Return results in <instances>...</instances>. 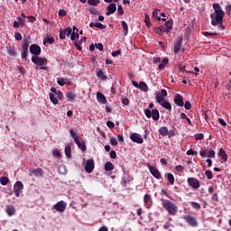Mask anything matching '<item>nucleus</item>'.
Here are the masks:
<instances>
[{
    "label": "nucleus",
    "instance_id": "1",
    "mask_svg": "<svg viewBox=\"0 0 231 231\" xmlns=\"http://www.w3.org/2000/svg\"><path fill=\"white\" fill-rule=\"evenodd\" d=\"M214 13L210 14L211 24L213 26H217L218 23H223L225 17V11L221 8L218 3L213 4Z\"/></svg>",
    "mask_w": 231,
    "mask_h": 231
},
{
    "label": "nucleus",
    "instance_id": "2",
    "mask_svg": "<svg viewBox=\"0 0 231 231\" xmlns=\"http://www.w3.org/2000/svg\"><path fill=\"white\" fill-rule=\"evenodd\" d=\"M162 207L170 214V216H176L178 214V206L171 200L162 199Z\"/></svg>",
    "mask_w": 231,
    "mask_h": 231
},
{
    "label": "nucleus",
    "instance_id": "3",
    "mask_svg": "<svg viewBox=\"0 0 231 231\" xmlns=\"http://www.w3.org/2000/svg\"><path fill=\"white\" fill-rule=\"evenodd\" d=\"M155 99L157 104H160V106H162V107H164V109H168V110L172 109V106L171 105V103L165 100L161 94L157 93Z\"/></svg>",
    "mask_w": 231,
    "mask_h": 231
},
{
    "label": "nucleus",
    "instance_id": "4",
    "mask_svg": "<svg viewBox=\"0 0 231 231\" xmlns=\"http://www.w3.org/2000/svg\"><path fill=\"white\" fill-rule=\"evenodd\" d=\"M144 115L146 118H152L154 121L160 120V111L158 109H152L151 111L149 108H145Z\"/></svg>",
    "mask_w": 231,
    "mask_h": 231
},
{
    "label": "nucleus",
    "instance_id": "5",
    "mask_svg": "<svg viewBox=\"0 0 231 231\" xmlns=\"http://www.w3.org/2000/svg\"><path fill=\"white\" fill-rule=\"evenodd\" d=\"M70 135L74 139V142L78 145V147L82 151V152H85V151H86V143L80 142V139L79 138V135H77V133H75V131H73V130H70Z\"/></svg>",
    "mask_w": 231,
    "mask_h": 231
},
{
    "label": "nucleus",
    "instance_id": "6",
    "mask_svg": "<svg viewBox=\"0 0 231 231\" xmlns=\"http://www.w3.org/2000/svg\"><path fill=\"white\" fill-rule=\"evenodd\" d=\"M187 183L189 187H191V189H194L195 190L201 187V183L199 182V180L194 177L188 178Z\"/></svg>",
    "mask_w": 231,
    "mask_h": 231
},
{
    "label": "nucleus",
    "instance_id": "7",
    "mask_svg": "<svg viewBox=\"0 0 231 231\" xmlns=\"http://www.w3.org/2000/svg\"><path fill=\"white\" fill-rule=\"evenodd\" d=\"M23 189H24V184H23L22 181H16L14 185V194L16 196V198H19L21 196V193L23 192Z\"/></svg>",
    "mask_w": 231,
    "mask_h": 231
},
{
    "label": "nucleus",
    "instance_id": "8",
    "mask_svg": "<svg viewBox=\"0 0 231 231\" xmlns=\"http://www.w3.org/2000/svg\"><path fill=\"white\" fill-rule=\"evenodd\" d=\"M66 207H68V203H66L64 200H60L53 206V208L56 210V212L62 214V212L66 211Z\"/></svg>",
    "mask_w": 231,
    "mask_h": 231
},
{
    "label": "nucleus",
    "instance_id": "9",
    "mask_svg": "<svg viewBox=\"0 0 231 231\" xmlns=\"http://www.w3.org/2000/svg\"><path fill=\"white\" fill-rule=\"evenodd\" d=\"M32 62L37 64L38 66H44L48 64V60L46 58H39V56H32Z\"/></svg>",
    "mask_w": 231,
    "mask_h": 231
},
{
    "label": "nucleus",
    "instance_id": "10",
    "mask_svg": "<svg viewBox=\"0 0 231 231\" xmlns=\"http://www.w3.org/2000/svg\"><path fill=\"white\" fill-rule=\"evenodd\" d=\"M183 219L186 221V223H188V225H189V226H198V220L196 219V217L190 215H187L183 217Z\"/></svg>",
    "mask_w": 231,
    "mask_h": 231
},
{
    "label": "nucleus",
    "instance_id": "11",
    "mask_svg": "<svg viewBox=\"0 0 231 231\" xmlns=\"http://www.w3.org/2000/svg\"><path fill=\"white\" fill-rule=\"evenodd\" d=\"M133 86L136 88L137 89H141V91H143L144 93H147L149 91V87H147V83L141 81L139 84L136 81L132 82Z\"/></svg>",
    "mask_w": 231,
    "mask_h": 231
},
{
    "label": "nucleus",
    "instance_id": "12",
    "mask_svg": "<svg viewBox=\"0 0 231 231\" xmlns=\"http://www.w3.org/2000/svg\"><path fill=\"white\" fill-rule=\"evenodd\" d=\"M148 169L153 178H156V180H162V173H160V171L157 170L156 167L148 165Z\"/></svg>",
    "mask_w": 231,
    "mask_h": 231
},
{
    "label": "nucleus",
    "instance_id": "13",
    "mask_svg": "<svg viewBox=\"0 0 231 231\" xmlns=\"http://www.w3.org/2000/svg\"><path fill=\"white\" fill-rule=\"evenodd\" d=\"M93 169H95V161L93 159L88 160L85 166V171L88 172V174H91Z\"/></svg>",
    "mask_w": 231,
    "mask_h": 231
},
{
    "label": "nucleus",
    "instance_id": "14",
    "mask_svg": "<svg viewBox=\"0 0 231 231\" xmlns=\"http://www.w3.org/2000/svg\"><path fill=\"white\" fill-rule=\"evenodd\" d=\"M70 33H71V27H67L64 30H60V39H61V41H64L66 37H69Z\"/></svg>",
    "mask_w": 231,
    "mask_h": 231
},
{
    "label": "nucleus",
    "instance_id": "15",
    "mask_svg": "<svg viewBox=\"0 0 231 231\" xmlns=\"http://www.w3.org/2000/svg\"><path fill=\"white\" fill-rule=\"evenodd\" d=\"M174 104L179 107H183V106H185V103L183 102V97L180 94L176 95L174 97Z\"/></svg>",
    "mask_w": 231,
    "mask_h": 231
},
{
    "label": "nucleus",
    "instance_id": "16",
    "mask_svg": "<svg viewBox=\"0 0 231 231\" xmlns=\"http://www.w3.org/2000/svg\"><path fill=\"white\" fill-rule=\"evenodd\" d=\"M30 51L34 57H37L41 53V47L37 44H32L30 46Z\"/></svg>",
    "mask_w": 231,
    "mask_h": 231
},
{
    "label": "nucleus",
    "instance_id": "17",
    "mask_svg": "<svg viewBox=\"0 0 231 231\" xmlns=\"http://www.w3.org/2000/svg\"><path fill=\"white\" fill-rule=\"evenodd\" d=\"M130 139L132 140V142H134V143H143V138H142V135L138 134H131Z\"/></svg>",
    "mask_w": 231,
    "mask_h": 231
},
{
    "label": "nucleus",
    "instance_id": "18",
    "mask_svg": "<svg viewBox=\"0 0 231 231\" xmlns=\"http://www.w3.org/2000/svg\"><path fill=\"white\" fill-rule=\"evenodd\" d=\"M143 202L146 207V208H150L152 205V198H151V195L145 194L143 197Z\"/></svg>",
    "mask_w": 231,
    "mask_h": 231
},
{
    "label": "nucleus",
    "instance_id": "19",
    "mask_svg": "<svg viewBox=\"0 0 231 231\" xmlns=\"http://www.w3.org/2000/svg\"><path fill=\"white\" fill-rule=\"evenodd\" d=\"M5 212L7 216H9V217H12V216H15V207L14 205H7Z\"/></svg>",
    "mask_w": 231,
    "mask_h": 231
},
{
    "label": "nucleus",
    "instance_id": "20",
    "mask_svg": "<svg viewBox=\"0 0 231 231\" xmlns=\"http://www.w3.org/2000/svg\"><path fill=\"white\" fill-rule=\"evenodd\" d=\"M106 9L108 11L106 12V15H111V14H115V12H116V4H109Z\"/></svg>",
    "mask_w": 231,
    "mask_h": 231
},
{
    "label": "nucleus",
    "instance_id": "21",
    "mask_svg": "<svg viewBox=\"0 0 231 231\" xmlns=\"http://www.w3.org/2000/svg\"><path fill=\"white\" fill-rule=\"evenodd\" d=\"M14 28H19L20 26H24V19L21 16L17 17V21H14L13 23Z\"/></svg>",
    "mask_w": 231,
    "mask_h": 231
},
{
    "label": "nucleus",
    "instance_id": "22",
    "mask_svg": "<svg viewBox=\"0 0 231 231\" xmlns=\"http://www.w3.org/2000/svg\"><path fill=\"white\" fill-rule=\"evenodd\" d=\"M181 44H183V39H179L173 48V52L174 53H178V51H180V50H181Z\"/></svg>",
    "mask_w": 231,
    "mask_h": 231
},
{
    "label": "nucleus",
    "instance_id": "23",
    "mask_svg": "<svg viewBox=\"0 0 231 231\" xmlns=\"http://www.w3.org/2000/svg\"><path fill=\"white\" fill-rule=\"evenodd\" d=\"M128 175H129V173L125 172V176L122 177L121 185L123 187H127V185H129V183H131V179L130 178L127 179V177H125V176H128Z\"/></svg>",
    "mask_w": 231,
    "mask_h": 231
},
{
    "label": "nucleus",
    "instance_id": "24",
    "mask_svg": "<svg viewBox=\"0 0 231 231\" xmlns=\"http://www.w3.org/2000/svg\"><path fill=\"white\" fill-rule=\"evenodd\" d=\"M97 101L100 102V104H107V99H106V96H104L102 92L97 93Z\"/></svg>",
    "mask_w": 231,
    "mask_h": 231
},
{
    "label": "nucleus",
    "instance_id": "25",
    "mask_svg": "<svg viewBox=\"0 0 231 231\" xmlns=\"http://www.w3.org/2000/svg\"><path fill=\"white\" fill-rule=\"evenodd\" d=\"M218 156H220V158L223 160V162L228 161V155L226 154V152H225V149H223V148L219 149Z\"/></svg>",
    "mask_w": 231,
    "mask_h": 231
},
{
    "label": "nucleus",
    "instance_id": "26",
    "mask_svg": "<svg viewBox=\"0 0 231 231\" xmlns=\"http://www.w3.org/2000/svg\"><path fill=\"white\" fill-rule=\"evenodd\" d=\"M87 39L88 38L83 37L80 39V41L75 42V46H76L77 50H79V51H82L81 44H82V42H86Z\"/></svg>",
    "mask_w": 231,
    "mask_h": 231
},
{
    "label": "nucleus",
    "instance_id": "27",
    "mask_svg": "<svg viewBox=\"0 0 231 231\" xmlns=\"http://www.w3.org/2000/svg\"><path fill=\"white\" fill-rule=\"evenodd\" d=\"M168 64H169V59L168 58L162 59V62L158 66L160 71H162V69H163L165 66H167Z\"/></svg>",
    "mask_w": 231,
    "mask_h": 231
},
{
    "label": "nucleus",
    "instance_id": "28",
    "mask_svg": "<svg viewBox=\"0 0 231 231\" xmlns=\"http://www.w3.org/2000/svg\"><path fill=\"white\" fill-rule=\"evenodd\" d=\"M159 134H161V136H167V134H169V129L166 126H162L159 128Z\"/></svg>",
    "mask_w": 231,
    "mask_h": 231
},
{
    "label": "nucleus",
    "instance_id": "29",
    "mask_svg": "<svg viewBox=\"0 0 231 231\" xmlns=\"http://www.w3.org/2000/svg\"><path fill=\"white\" fill-rule=\"evenodd\" d=\"M97 77L101 80H107V76L104 74V71L102 69L97 71Z\"/></svg>",
    "mask_w": 231,
    "mask_h": 231
},
{
    "label": "nucleus",
    "instance_id": "30",
    "mask_svg": "<svg viewBox=\"0 0 231 231\" xmlns=\"http://www.w3.org/2000/svg\"><path fill=\"white\" fill-rule=\"evenodd\" d=\"M58 172L59 174H61V175L68 174V168H66L65 165H60L58 168Z\"/></svg>",
    "mask_w": 231,
    "mask_h": 231
},
{
    "label": "nucleus",
    "instance_id": "31",
    "mask_svg": "<svg viewBox=\"0 0 231 231\" xmlns=\"http://www.w3.org/2000/svg\"><path fill=\"white\" fill-rule=\"evenodd\" d=\"M32 173L34 174V176H42L44 174V171L41 168H37L32 171Z\"/></svg>",
    "mask_w": 231,
    "mask_h": 231
},
{
    "label": "nucleus",
    "instance_id": "32",
    "mask_svg": "<svg viewBox=\"0 0 231 231\" xmlns=\"http://www.w3.org/2000/svg\"><path fill=\"white\" fill-rule=\"evenodd\" d=\"M115 169V165L111 162H107L105 164V171H113Z\"/></svg>",
    "mask_w": 231,
    "mask_h": 231
},
{
    "label": "nucleus",
    "instance_id": "33",
    "mask_svg": "<svg viewBox=\"0 0 231 231\" xmlns=\"http://www.w3.org/2000/svg\"><path fill=\"white\" fill-rule=\"evenodd\" d=\"M121 23L124 30V35L127 36V33H129V27L127 26V23H125V21H122Z\"/></svg>",
    "mask_w": 231,
    "mask_h": 231
},
{
    "label": "nucleus",
    "instance_id": "34",
    "mask_svg": "<svg viewBox=\"0 0 231 231\" xmlns=\"http://www.w3.org/2000/svg\"><path fill=\"white\" fill-rule=\"evenodd\" d=\"M167 180L170 183V185H174V175L171 172L167 173Z\"/></svg>",
    "mask_w": 231,
    "mask_h": 231
},
{
    "label": "nucleus",
    "instance_id": "35",
    "mask_svg": "<svg viewBox=\"0 0 231 231\" xmlns=\"http://www.w3.org/2000/svg\"><path fill=\"white\" fill-rule=\"evenodd\" d=\"M0 183L1 185H8L10 183V179L8 177H0Z\"/></svg>",
    "mask_w": 231,
    "mask_h": 231
},
{
    "label": "nucleus",
    "instance_id": "36",
    "mask_svg": "<svg viewBox=\"0 0 231 231\" xmlns=\"http://www.w3.org/2000/svg\"><path fill=\"white\" fill-rule=\"evenodd\" d=\"M49 97H50L51 102H52V104H54V106H57V104H59V99H57V97H55V95H53L52 93H50Z\"/></svg>",
    "mask_w": 231,
    "mask_h": 231
},
{
    "label": "nucleus",
    "instance_id": "37",
    "mask_svg": "<svg viewBox=\"0 0 231 231\" xmlns=\"http://www.w3.org/2000/svg\"><path fill=\"white\" fill-rule=\"evenodd\" d=\"M7 51H8V54L11 55L12 57H15V55H17V51L15 47H10Z\"/></svg>",
    "mask_w": 231,
    "mask_h": 231
},
{
    "label": "nucleus",
    "instance_id": "38",
    "mask_svg": "<svg viewBox=\"0 0 231 231\" xmlns=\"http://www.w3.org/2000/svg\"><path fill=\"white\" fill-rule=\"evenodd\" d=\"M65 154H66L67 158H70L71 157V146L67 145L65 147Z\"/></svg>",
    "mask_w": 231,
    "mask_h": 231
},
{
    "label": "nucleus",
    "instance_id": "39",
    "mask_svg": "<svg viewBox=\"0 0 231 231\" xmlns=\"http://www.w3.org/2000/svg\"><path fill=\"white\" fill-rule=\"evenodd\" d=\"M66 97L69 100H75V93L72 91L67 92Z\"/></svg>",
    "mask_w": 231,
    "mask_h": 231
},
{
    "label": "nucleus",
    "instance_id": "40",
    "mask_svg": "<svg viewBox=\"0 0 231 231\" xmlns=\"http://www.w3.org/2000/svg\"><path fill=\"white\" fill-rule=\"evenodd\" d=\"M21 55L22 59H24L26 60V59H28V49H23Z\"/></svg>",
    "mask_w": 231,
    "mask_h": 231
},
{
    "label": "nucleus",
    "instance_id": "41",
    "mask_svg": "<svg viewBox=\"0 0 231 231\" xmlns=\"http://www.w3.org/2000/svg\"><path fill=\"white\" fill-rule=\"evenodd\" d=\"M208 158H216V151L209 149L208 151Z\"/></svg>",
    "mask_w": 231,
    "mask_h": 231
},
{
    "label": "nucleus",
    "instance_id": "42",
    "mask_svg": "<svg viewBox=\"0 0 231 231\" xmlns=\"http://www.w3.org/2000/svg\"><path fill=\"white\" fill-rule=\"evenodd\" d=\"M178 69H180V71H187L186 70V66L183 65V62H179L177 65Z\"/></svg>",
    "mask_w": 231,
    "mask_h": 231
},
{
    "label": "nucleus",
    "instance_id": "43",
    "mask_svg": "<svg viewBox=\"0 0 231 231\" xmlns=\"http://www.w3.org/2000/svg\"><path fill=\"white\" fill-rule=\"evenodd\" d=\"M100 3V0H88V4L91 6H97Z\"/></svg>",
    "mask_w": 231,
    "mask_h": 231
},
{
    "label": "nucleus",
    "instance_id": "44",
    "mask_svg": "<svg viewBox=\"0 0 231 231\" xmlns=\"http://www.w3.org/2000/svg\"><path fill=\"white\" fill-rule=\"evenodd\" d=\"M192 208H195V210H199L201 208V205L198 202H191Z\"/></svg>",
    "mask_w": 231,
    "mask_h": 231
},
{
    "label": "nucleus",
    "instance_id": "45",
    "mask_svg": "<svg viewBox=\"0 0 231 231\" xmlns=\"http://www.w3.org/2000/svg\"><path fill=\"white\" fill-rule=\"evenodd\" d=\"M164 25L168 29L169 32H171V30H172V22L171 21H167L164 23Z\"/></svg>",
    "mask_w": 231,
    "mask_h": 231
},
{
    "label": "nucleus",
    "instance_id": "46",
    "mask_svg": "<svg viewBox=\"0 0 231 231\" xmlns=\"http://www.w3.org/2000/svg\"><path fill=\"white\" fill-rule=\"evenodd\" d=\"M30 48V42L28 40L24 39L23 43V50H28Z\"/></svg>",
    "mask_w": 231,
    "mask_h": 231
},
{
    "label": "nucleus",
    "instance_id": "47",
    "mask_svg": "<svg viewBox=\"0 0 231 231\" xmlns=\"http://www.w3.org/2000/svg\"><path fill=\"white\" fill-rule=\"evenodd\" d=\"M194 138H195L196 141H198V140H203V138H205V134L199 133V134H195V135H194Z\"/></svg>",
    "mask_w": 231,
    "mask_h": 231
},
{
    "label": "nucleus",
    "instance_id": "48",
    "mask_svg": "<svg viewBox=\"0 0 231 231\" xmlns=\"http://www.w3.org/2000/svg\"><path fill=\"white\" fill-rule=\"evenodd\" d=\"M79 32H72L70 33V40L71 41H77V39H79Z\"/></svg>",
    "mask_w": 231,
    "mask_h": 231
},
{
    "label": "nucleus",
    "instance_id": "49",
    "mask_svg": "<svg viewBox=\"0 0 231 231\" xmlns=\"http://www.w3.org/2000/svg\"><path fill=\"white\" fill-rule=\"evenodd\" d=\"M110 144L116 147L118 145V141L115 137L110 138Z\"/></svg>",
    "mask_w": 231,
    "mask_h": 231
},
{
    "label": "nucleus",
    "instance_id": "50",
    "mask_svg": "<svg viewBox=\"0 0 231 231\" xmlns=\"http://www.w3.org/2000/svg\"><path fill=\"white\" fill-rule=\"evenodd\" d=\"M96 28H98L99 30H106V25L102 24L99 22H96Z\"/></svg>",
    "mask_w": 231,
    "mask_h": 231
},
{
    "label": "nucleus",
    "instance_id": "51",
    "mask_svg": "<svg viewBox=\"0 0 231 231\" xmlns=\"http://www.w3.org/2000/svg\"><path fill=\"white\" fill-rule=\"evenodd\" d=\"M205 174H206L208 180H212V178H213L212 171L207 170V171H205Z\"/></svg>",
    "mask_w": 231,
    "mask_h": 231
},
{
    "label": "nucleus",
    "instance_id": "52",
    "mask_svg": "<svg viewBox=\"0 0 231 231\" xmlns=\"http://www.w3.org/2000/svg\"><path fill=\"white\" fill-rule=\"evenodd\" d=\"M59 15H60V17H66V15H68V13L64 9H60Z\"/></svg>",
    "mask_w": 231,
    "mask_h": 231
},
{
    "label": "nucleus",
    "instance_id": "53",
    "mask_svg": "<svg viewBox=\"0 0 231 231\" xmlns=\"http://www.w3.org/2000/svg\"><path fill=\"white\" fill-rule=\"evenodd\" d=\"M57 83L59 84V86H65L66 85V81H64V79H62V78H58L57 79Z\"/></svg>",
    "mask_w": 231,
    "mask_h": 231
},
{
    "label": "nucleus",
    "instance_id": "54",
    "mask_svg": "<svg viewBox=\"0 0 231 231\" xmlns=\"http://www.w3.org/2000/svg\"><path fill=\"white\" fill-rule=\"evenodd\" d=\"M184 107L185 109H187V111L190 110L192 107V105L190 104V101H186L184 104Z\"/></svg>",
    "mask_w": 231,
    "mask_h": 231
},
{
    "label": "nucleus",
    "instance_id": "55",
    "mask_svg": "<svg viewBox=\"0 0 231 231\" xmlns=\"http://www.w3.org/2000/svg\"><path fill=\"white\" fill-rule=\"evenodd\" d=\"M212 201H215L216 203L219 202V197L217 196V193H215L211 197Z\"/></svg>",
    "mask_w": 231,
    "mask_h": 231
},
{
    "label": "nucleus",
    "instance_id": "56",
    "mask_svg": "<svg viewBox=\"0 0 231 231\" xmlns=\"http://www.w3.org/2000/svg\"><path fill=\"white\" fill-rule=\"evenodd\" d=\"M208 150H204V149L200 150V156H202V158H205V156H208Z\"/></svg>",
    "mask_w": 231,
    "mask_h": 231
},
{
    "label": "nucleus",
    "instance_id": "57",
    "mask_svg": "<svg viewBox=\"0 0 231 231\" xmlns=\"http://www.w3.org/2000/svg\"><path fill=\"white\" fill-rule=\"evenodd\" d=\"M117 13L119 15H124V7L122 5L117 6Z\"/></svg>",
    "mask_w": 231,
    "mask_h": 231
},
{
    "label": "nucleus",
    "instance_id": "58",
    "mask_svg": "<svg viewBox=\"0 0 231 231\" xmlns=\"http://www.w3.org/2000/svg\"><path fill=\"white\" fill-rule=\"evenodd\" d=\"M15 41H23V35L20 34V32L14 33Z\"/></svg>",
    "mask_w": 231,
    "mask_h": 231
},
{
    "label": "nucleus",
    "instance_id": "59",
    "mask_svg": "<svg viewBox=\"0 0 231 231\" xmlns=\"http://www.w3.org/2000/svg\"><path fill=\"white\" fill-rule=\"evenodd\" d=\"M95 46H96L97 50H99V51H104V45H102V43H96Z\"/></svg>",
    "mask_w": 231,
    "mask_h": 231
},
{
    "label": "nucleus",
    "instance_id": "60",
    "mask_svg": "<svg viewBox=\"0 0 231 231\" xmlns=\"http://www.w3.org/2000/svg\"><path fill=\"white\" fill-rule=\"evenodd\" d=\"M218 123L220 124V125L222 127H226V122H225V120L223 118H219Z\"/></svg>",
    "mask_w": 231,
    "mask_h": 231
},
{
    "label": "nucleus",
    "instance_id": "61",
    "mask_svg": "<svg viewBox=\"0 0 231 231\" xmlns=\"http://www.w3.org/2000/svg\"><path fill=\"white\" fill-rule=\"evenodd\" d=\"M57 95V99L60 100L61 98L64 97V96L62 95V92L60 90H58V92L56 93Z\"/></svg>",
    "mask_w": 231,
    "mask_h": 231
},
{
    "label": "nucleus",
    "instance_id": "62",
    "mask_svg": "<svg viewBox=\"0 0 231 231\" xmlns=\"http://www.w3.org/2000/svg\"><path fill=\"white\" fill-rule=\"evenodd\" d=\"M106 125L109 129H113V127H115V123H113V121H107Z\"/></svg>",
    "mask_w": 231,
    "mask_h": 231
},
{
    "label": "nucleus",
    "instance_id": "63",
    "mask_svg": "<svg viewBox=\"0 0 231 231\" xmlns=\"http://www.w3.org/2000/svg\"><path fill=\"white\" fill-rule=\"evenodd\" d=\"M160 95H161V97H162V98H165V97H167V90L166 89H162Z\"/></svg>",
    "mask_w": 231,
    "mask_h": 231
},
{
    "label": "nucleus",
    "instance_id": "64",
    "mask_svg": "<svg viewBox=\"0 0 231 231\" xmlns=\"http://www.w3.org/2000/svg\"><path fill=\"white\" fill-rule=\"evenodd\" d=\"M160 28H161L162 33L169 32L165 25H161Z\"/></svg>",
    "mask_w": 231,
    "mask_h": 231
}]
</instances>
